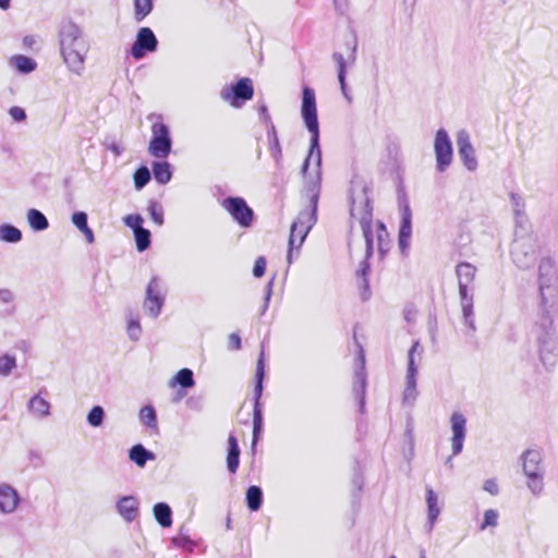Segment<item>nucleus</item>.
I'll use <instances>...</instances> for the list:
<instances>
[{
	"instance_id": "22",
	"label": "nucleus",
	"mask_w": 558,
	"mask_h": 558,
	"mask_svg": "<svg viewBox=\"0 0 558 558\" xmlns=\"http://www.w3.org/2000/svg\"><path fill=\"white\" fill-rule=\"evenodd\" d=\"M117 512L126 522L131 523L140 515V501L134 495H124L116 502Z\"/></svg>"
},
{
	"instance_id": "40",
	"label": "nucleus",
	"mask_w": 558,
	"mask_h": 558,
	"mask_svg": "<svg viewBox=\"0 0 558 558\" xmlns=\"http://www.w3.org/2000/svg\"><path fill=\"white\" fill-rule=\"evenodd\" d=\"M23 239L22 231L10 222L0 225V241L10 244H16Z\"/></svg>"
},
{
	"instance_id": "31",
	"label": "nucleus",
	"mask_w": 558,
	"mask_h": 558,
	"mask_svg": "<svg viewBox=\"0 0 558 558\" xmlns=\"http://www.w3.org/2000/svg\"><path fill=\"white\" fill-rule=\"evenodd\" d=\"M371 274V263L367 260H362L359 265V268L355 271V276L357 279H361L360 284V295L363 302L367 301L371 298V286L368 276Z\"/></svg>"
},
{
	"instance_id": "26",
	"label": "nucleus",
	"mask_w": 558,
	"mask_h": 558,
	"mask_svg": "<svg viewBox=\"0 0 558 558\" xmlns=\"http://www.w3.org/2000/svg\"><path fill=\"white\" fill-rule=\"evenodd\" d=\"M227 442V470L230 474H235L240 465L241 449L239 446L238 437L234 433L229 434Z\"/></svg>"
},
{
	"instance_id": "30",
	"label": "nucleus",
	"mask_w": 558,
	"mask_h": 558,
	"mask_svg": "<svg viewBox=\"0 0 558 558\" xmlns=\"http://www.w3.org/2000/svg\"><path fill=\"white\" fill-rule=\"evenodd\" d=\"M71 222L83 233L87 243L92 244L95 242V234L88 226V215L86 211L75 210L71 216Z\"/></svg>"
},
{
	"instance_id": "20",
	"label": "nucleus",
	"mask_w": 558,
	"mask_h": 558,
	"mask_svg": "<svg viewBox=\"0 0 558 558\" xmlns=\"http://www.w3.org/2000/svg\"><path fill=\"white\" fill-rule=\"evenodd\" d=\"M361 366L355 369L354 374V383H353V395L357 400L359 411L364 413L365 404H366V387H367V376L365 371V360L364 354L361 352Z\"/></svg>"
},
{
	"instance_id": "7",
	"label": "nucleus",
	"mask_w": 558,
	"mask_h": 558,
	"mask_svg": "<svg viewBox=\"0 0 558 558\" xmlns=\"http://www.w3.org/2000/svg\"><path fill=\"white\" fill-rule=\"evenodd\" d=\"M266 378V361L265 352L260 351L254 374V390H253V430H252V446L251 450L254 452L257 442L262 439L264 433V412L262 397L264 392V381Z\"/></svg>"
},
{
	"instance_id": "12",
	"label": "nucleus",
	"mask_w": 558,
	"mask_h": 558,
	"mask_svg": "<svg viewBox=\"0 0 558 558\" xmlns=\"http://www.w3.org/2000/svg\"><path fill=\"white\" fill-rule=\"evenodd\" d=\"M521 459L524 475L527 477V487L533 495H538L544 486L543 471L539 468L542 456L537 450L527 449Z\"/></svg>"
},
{
	"instance_id": "61",
	"label": "nucleus",
	"mask_w": 558,
	"mask_h": 558,
	"mask_svg": "<svg viewBox=\"0 0 558 558\" xmlns=\"http://www.w3.org/2000/svg\"><path fill=\"white\" fill-rule=\"evenodd\" d=\"M510 199H511V203L514 207V213H515V216L519 217L521 216V207H523V199L522 197L517 194V193H511L510 194Z\"/></svg>"
},
{
	"instance_id": "54",
	"label": "nucleus",
	"mask_w": 558,
	"mask_h": 558,
	"mask_svg": "<svg viewBox=\"0 0 558 558\" xmlns=\"http://www.w3.org/2000/svg\"><path fill=\"white\" fill-rule=\"evenodd\" d=\"M142 328L138 318H130L128 322V335L132 341H137L141 337Z\"/></svg>"
},
{
	"instance_id": "45",
	"label": "nucleus",
	"mask_w": 558,
	"mask_h": 558,
	"mask_svg": "<svg viewBox=\"0 0 558 558\" xmlns=\"http://www.w3.org/2000/svg\"><path fill=\"white\" fill-rule=\"evenodd\" d=\"M106 420V411L101 405H94L86 415L87 424L92 427H100Z\"/></svg>"
},
{
	"instance_id": "44",
	"label": "nucleus",
	"mask_w": 558,
	"mask_h": 558,
	"mask_svg": "<svg viewBox=\"0 0 558 558\" xmlns=\"http://www.w3.org/2000/svg\"><path fill=\"white\" fill-rule=\"evenodd\" d=\"M133 235H134V240H135L136 250L140 253H143L150 247L151 232L148 229L142 228L137 231L135 230Z\"/></svg>"
},
{
	"instance_id": "64",
	"label": "nucleus",
	"mask_w": 558,
	"mask_h": 558,
	"mask_svg": "<svg viewBox=\"0 0 558 558\" xmlns=\"http://www.w3.org/2000/svg\"><path fill=\"white\" fill-rule=\"evenodd\" d=\"M14 299L13 292L9 289H0V302L10 303Z\"/></svg>"
},
{
	"instance_id": "14",
	"label": "nucleus",
	"mask_w": 558,
	"mask_h": 558,
	"mask_svg": "<svg viewBox=\"0 0 558 558\" xmlns=\"http://www.w3.org/2000/svg\"><path fill=\"white\" fill-rule=\"evenodd\" d=\"M301 117L310 135L320 136L315 90L307 85L302 88Z\"/></svg>"
},
{
	"instance_id": "17",
	"label": "nucleus",
	"mask_w": 558,
	"mask_h": 558,
	"mask_svg": "<svg viewBox=\"0 0 558 558\" xmlns=\"http://www.w3.org/2000/svg\"><path fill=\"white\" fill-rule=\"evenodd\" d=\"M163 305L165 294L161 292L160 280L158 277L154 276L146 287L144 307L151 318H157Z\"/></svg>"
},
{
	"instance_id": "34",
	"label": "nucleus",
	"mask_w": 558,
	"mask_h": 558,
	"mask_svg": "<svg viewBox=\"0 0 558 558\" xmlns=\"http://www.w3.org/2000/svg\"><path fill=\"white\" fill-rule=\"evenodd\" d=\"M245 504L251 512L258 511L264 504V493L260 486L251 485L245 492Z\"/></svg>"
},
{
	"instance_id": "51",
	"label": "nucleus",
	"mask_w": 558,
	"mask_h": 558,
	"mask_svg": "<svg viewBox=\"0 0 558 558\" xmlns=\"http://www.w3.org/2000/svg\"><path fill=\"white\" fill-rule=\"evenodd\" d=\"M183 526L180 529L179 534L177 537L172 538V543L175 547L185 549V550H192L194 547L193 541L191 537L183 532Z\"/></svg>"
},
{
	"instance_id": "10",
	"label": "nucleus",
	"mask_w": 558,
	"mask_h": 558,
	"mask_svg": "<svg viewBox=\"0 0 558 558\" xmlns=\"http://www.w3.org/2000/svg\"><path fill=\"white\" fill-rule=\"evenodd\" d=\"M221 206L242 229L252 228L256 221L255 211L242 196H227L221 201Z\"/></svg>"
},
{
	"instance_id": "11",
	"label": "nucleus",
	"mask_w": 558,
	"mask_h": 558,
	"mask_svg": "<svg viewBox=\"0 0 558 558\" xmlns=\"http://www.w3.org/2000/svg\"><path fill=\"white\" fill-rule=\"evenodd\" d=\"M172 144L173 141L169 125L162 121L153 123L148 153L155 158H167L172 151Z\"/></svg>"
},
{
	"instance_id": "50",
	"label": "nucleus",
	"mask_w": 558,
	"mask_h": 558,
	"mask_svg": "<svg viewBox=\"0 0 558 558\" xmlns=\"http://www.w3.org/2000/svg\"><path fill=\"white\" fill-rule=\"evenodd\" d=\"M122 220L123 223L133 231V233L135 232V230L137 231L144 228V218L141 214H129L124 216Z\"/></svg>"
},
{
	"instance_id": "5",
	"label": "nucleus",
	"mask_w": 558,
	"mask_h": 558,
	"mask_svg": "<svg viewBox=\"0 0 558 558\" xmlns=\"http://www.w3.org/2000/svg\"><path fill=\"white\" fill-rule=\"evenodd\" d=\"M539 254L537 236L526 230L522 221L517 220L514 239L511 243L510 255L513 264L522 270L532 268Z\"/></svg>"
},
{
	"instance_id": "21",
	"label": "nucleus",
	"mask_w": 558,
	"mask_h": 558,
	"mask_svg": "<svg viewBox=\"0 0 558 558\" xmlns=\"http://www.w3.org/2000/svg\"><path fill=\"white\" fill-rule=\"evenodd\" d=\"M314 158L315 172H319L323 168V151L320 148V136L310 137V146L307 149L306 157L301 166V174L303 178L311 175L308 173L311 160Z\"/></svg>"
},
{
	"instance_id": "6",
	"label": "nucleus",
	"mask_w": 558,
	"mask_h": 558,
	"mask_svg": "<svg viewBox=\"0 0 558 558\" xmlns=\"http://www.w3.org/2000/svg\"><path fill=\"white\" fill-rule=\"evenodd\" d=\"M475 274L476 267L469 262H461L456 266L463 322L472 332L476 330L473 311L474 287L472 284Z\"/></svg>"
},
{
	"instance_id": "47",
	"label": "nucleus",
	"mask_w": 558,
	"mask_h": 558,
	"mask_svg": "<svg viewBox=\"0 0 558 558\" xmlns=\"http://www.w3.org/2000/svg\"><path fill=\"white\" fill-rule=\"evenodd\" d=\"M147 211H148L149 218L157 226H162L165 223L163 208L159 202H157L155 199H149L148 206H147Z\"/></svg>"
},
{
	"instance_id": "33",
	"label": "nucleus",
	"mask_w": 558,
	"mask_h": 558,
	"mask_svg": "<svg viewBox=\"0 0 558 558\" xmlns=\"http://www.w3.org/2000/svg\"><path fill=\"white\" fill-rule=\"evenodd\" d=\"M195 384L194 373L191 368L187 367L179 369L169 381V386L171 388L180 387L181 389L187 390L193 388Z\"/></svg>"
},
{
	"instance_id": "39",
	"label": "nucleus",
	"mask_w": 558,
	"mask_h": 558,
	"mask_svg": "<svg viewBox=\"0 0 558 558\" xmlns=\"http://www.w3.org/2000/svg\"><path fill=\"white\" fill-rule=\"evenodd\" d=\"M423 347L421 345L420 340H414L412 345L408 351V361H407V375L405 377H416L418 375V366L415 362V354H422Z\"/></svg>"
},
{
	"instance_id": "42",
	"label": "nucleus",
	"mask_w": 558,
	"mask_h": 558,
	"mask_svg": "<svg viewBox=\"0 0 558 558\" xmlns=\"http://www.w3.org/2000/svg\"><path fill=\"white\" fill-rule=\"evenodd\" d=\"M151 180V172L149 168L142 163L133 173V183L136 191H142Z\"/></svg>"
},
{
	"instance_id": "63",
	"label": "nucleus",
	"mask_w": 558,
	"mask_h": 558,
	"mask_svg": "<svg viewBox=\"0 0 558 558\" xmlns=\"http://www.w3.org/2000/svg\"><path fill=\"white\" fill-rule=\"evenodd\" d=\"M105 146L108 150H110L116 157H119L121 156V154L123 153L124 148L119 144L117 143L116 141H112L110 143L108 142H105Z\"/></svg>"
},
{
	"instance_id": "56",
	"label": "nucleus",
	"mask_w": 558,
	"mask_h": 558,
	"mask_svg": "<svg viewBox=\"0 0 558 558\" xmlns=\"http://www.w3.org/2000/svg\"><path fill=\"white\" fill-rule=\"evenodd\" d=\"M275 277H272L265 286V295H264V304L260 310V315H264L268 310L270 299L272 296V288H274Z\"/></svg>"
},
{
	"instance_id": "29",
	"label": "nucleus",
	"mask_w": 558,
	"mask_h": 558,
	"mask_svg": "<svg viewBox=\"0 0 558 558\" xmlns=\"http://www.w3.org/2000/svg\"><path fill=\"white\" fill-rule=\"evenodd\" d=\"M267 138L269 144V153L275 161L276 168L281 169L282 148L274 123H270V125L267 128Z\"/></svg>"
},
{
	"instance_id": "52",
	"label": "nucleus",
	"mask_w": 558,
	"mask_h": 558,
	"mask_svg": "<svg viewBox=\"0 0 558 558\" xmlns=\"http://www.w3.org/2000/svg\"><path fill=\"white\" fill-rule=\"evenodd\" d=\"M498 511L495 509H488L484 512L483 521L480 525V530L484 531L487 527H495L498 524Z\"/></svg>"
},
{
	"instance_id": "4",
	"label": "nucleus",
	"mask_w": 558,
	"mask_h": 558,
	"mask_svg": "<svg viewBox=\"0 0 558 558\" xmlns=\"http://www.w3.org/2000/svg\"><path fill=\"white\" fill-rule=\"evenodd\" d=\"M531 333L538 348L539 361L546 369H550L557 363L558 339L554 328V319L547 311L543 310Z\"/></svg>"
},
{
	"instance_id": "1",
	"label": "nucleus",
	"mask_w": 558,
	"mask_h": 558,
	"mask_svg": "<svg viewBox=\"0 0 558 558\" xmlns=\"http://www.w3.org/2000/svg\"><path fill=\"white\" fill-rule=\"evenodd\" d=\"M323 171L315 172L314 175L304 178L305 189L310 197L308 206L301 210L296 219L291 223L287 262L290 266L293 263V251H299L306 240L307 234L317 222L318 218V202L320 197Z\"/></svg>"
},
{
	"instance_id": "60",
	"label": "nucleus",
	"mask_w": 558,
	"mask_h": 558,
	"mask_svg": "<svg viewBox=\"0 0 558 558\" xmlns=\"http://www.w3.org/2000/svg\"><path fill=\"white\" fill-rule=\"evenodd\" d=\"M483 489L493 496H496L499 493L498 484L494 478L486 480L484 482Z\"/></svg>"
},
{
	"instance_id": "36",
	"label": "nucleus",
	"mask_w": 558,
	"mask_h": 558,
	"mask_svg": "<svg viewBox=\"0 0 558 558\" xmlns=\"http://www.w3.org/2000/svg\"><path fill=\"white\" fill-rule=\"evenodd\" d=\"M376 239L378 255L384 259L389 251L390 240L387 227L381 220L376 221Z\"/></svg>"
},
{
	"instance_id": "58",
	"label": "nucleus",
	"mask_w": 558,
	"mask_h": 558,
	"mask_svg": "<svg viewBox=\"0 0 558 558\" xmlns=\"http://www.w3.org/2000/svg\"><path fill=\"white\" fill-rule=\"evenodd\" d=\"M228 348L230 350H240L242 348V339L238 332H232L229 335Z\"/></svg>"
},
{
	"instance_id": "8",
	"label": "nucleus",
	"mask_w": 558,
	"mask_h": 558,
	"mask_svg": "<svg viewBox=\"0 0 558 558\" xmlns=\"http://www.w3.org/2000/svg\"><path fill=\"white\" fill-rule=\"evenodd\" d=\"M398 208L400 223L398 230V247L402 256H407L412 238V209L404 186L400 183L397 187Z\"/></svg>"
},
{
	"instance_id": "25",
	"label": "nucleus",
	"mask_w": 558,
	"mask_h": 558,
	"mask_svg": "<svg viewBox=\"0 0 558 558\" xmlns=\"http://www.w3.org/2000/svg\"><path fill=\"white\" fill-rule=\"evenodd\" d=\"M128 457L136 466L143 469L149 461H155L157 456L154 451L147 449L143 444L133 445L128 450Z\"/></svg>"
},
{
	"instance_id": "13",
	"label": "nucleus",
	"mask_w": 558,
	"mask_h": 558,
	"mask_svg": "<svg viewBox=\"0 0 558 558\" xmlns=\"http://www.w3.org/2000/svg\"><path fill=\"white\" fill-rule=\"evenodd\" d=\"M220 96L233 108H241L254 96V85L250 77H240L234 83L225 86Z\"/></svg>"
},
{
	"instance_id": "9",
	"label": "nucleus",
	"mask_w": 558,
	"mask_h": 558,
	"mask_svg": "<svg viewBox=\"0 0 558 558\" xmlns=\"http://www.w3.org/2000/svg\"><path fill=\"white\" fill-rule=\"evenodd\" d=\"M344 45L349 51L348 60L340 52L332 53V60L337 63V78L341 93L348 102L352 101V95L347 83L348 63L354 64L357 54V38L355 34H351L344 38Z\"/></svg>"
},
{
	"instance_id": "37",
	"label": "nucleus",
	"mask_w": 558,
	"mask_h": 558,
	"mask_svg": "<svg viewBox=\"0 0 558 558\" xmlns=\"http://www.w3.org/2000/svg\"><path fill=\"white\" fill-rule=\"evenodd\" d=\"M29 412L35 416L43 418L50 415V403L46 399L40 397V393L33 396L27 403Z\"/></svg>"
},
{
	"instance_id": "55",
	"label": "nucleus",
	"mask_w": 558,
	"mask_h": 558,
	"mask_svg": "<svg viewBox=\"0 0 558 558\" xmlns=\"http://www.w3.org/2000/svg\"><path fill=\"white\" fill-rule=\"evenodd\" d=\"M267 267V260L265 256H258L255 259L254 266H253V276L255 278H262L266 272Z\"/></svg>"
},
{
	"instance_id": "16",
	"label": "nucleus",
	"mask_w": 558,
	"mask_h": 558,
	"mask_svg": "<svg viewBox=\"0 0 558 558\" xmlns=\"http://www.w3.org/2000/svg\"><path fill=\"white\" fill-rule=\"evenodd\" d=\"M434 151L436 158V170L445 172L451 165L453 158V147L448 132L440 128L436 131L434 138Z\"/></svg>"
},
{
	"instance_id": "53",
	"label": "nucleus",
	"mask_w": 558,
	"mask_h": 558,
	"mask_svg": "<svg viewBox=\"0 0 558 558\" xmlns=\"http://www.w3.org/2000/svg\"><path fill=\"white\" fill-rule=\"evenodd\" d=\"M352 484L355 487V492H353L352 498H353V500H355L359 498L360 493L362 492V488H363V476L361 474L360 464L357 461H355V465H354V474H353V478H352Z\"/></svg>"
},
{
	"instance_id": "2",
	"label": "nucleus",
	"mask_w": 558,
	"mask_h": 558,
	"mask_svg": "<svg viewBox=\"0 0 558 558\" xmlns=\"http://www.w3.org/2000/svg\"><path fill=\"white\" fill-rule=\"evenodd\" d=\"M60 52L69 70L81 74L89 45L83 29L71 19H63L58 27Z\"/></svg>"
},
{
	"instance_id": "38",
	"label": "nucleus",
	"mask_w": 558,
	"mask_h": 558,
	"mask_svg": "<svg viewBox=\"0 0 558 558\" xmlns=\"http://www.w3.org/2000/svg\"><path fill=\"white\" fill-rule=\"evenodd\" d=\"M27 222L29 228L35 232L45 231L49 228L47 217L36 208H31L26 213Z\"/></svg>"
},
{
	"instance_id": "19",
	"label": "nucleus",
	"mask_w": 558,
	"mask_h": 558,
	"mask_svg": "<svg viewBox=\"0 0 558 558\" xmlns=\"http://www.w3.org/2000/svg\"><path fill=\"white\" fill-rule=\"evenodd\" d=\"M451 450L452 456H458L463 450V444L466 435V418L461 412H453L450 416Z\"/></svg>"
},
{
	"instance_id": "46",
	"label": "nucleus",
	"mask_w": 558,
	"mask_h": 558,
	"mask_svg": "<svg viewBox=\"0 0 558 558\" xmlns=\"http://www.w3.org/2000/svg\"><path fill=\"white\" fill-rule=\"evenodd\" d=\"M362 233L365 241V254L363 260H367L371 263V259L374 255V232L373 225L362 226Z\"/></svg>"
},
{
	"instance_id": "57",
	"label": "nucleus",
	"mask_w": 558,
	"mask_h": 558,
	"mask_svg": "<svg viewBox=\"0 0 558 558\" xmlns=\"http://www.w3.org/2000/svg\"><path fill=\"white\" fill-rule=\"evenodd\" d=\"M9 114L12 120L17 123L24 122L27 118L25 109L20 106H12L9 109Z\"/></svg>"
},
{
	"instance_id": "24",
	"label": "nucleus",
	"mask_w": 558,
	"mask_h": 558,
	"mask_svg": "<svg viewBox=\"0 0 558 558\" xmlns=\"http://www.w3.org/2000/svg\"><path fill=\"white\" fill-rule=\"evenodd\" d=\"M555 276V262L551 257H543L538 264V288L544 300V289L549 288Z\"/></svg>"
},
{
	"instance_id": "28",
	"label": "nucleus",
	"mask_w": 558,
	"mask_h": 558,
	"mask_svg": "<svg viewBox=\"0 0 558 558\" xmlns=\"http://www.w3.org/2000/svg\"><path fill=\"white\" fill-rule=\"evenodd\" d=\"M426 506H427V530L430 532L440 514V507L438 506V495L432 487L426 488Z\"/></svg>"
},
{
	"instance_id": "18",
	"label": "nucleus",
	"mask_w": 558,
	"mask_h": 558,
	"mask_svg": "<svg viewBox=\"0 0 558 558\" xmlns=\"http://www.w3.org/2000/svg\"><path fill=\"white\" fill-rule=\"evenodd\" d=\"M458 155L463 166L471 172L477 169L478 162L475 156V149L471 143L470 134L465 130H460L457 134Z\"/></svg>"
},
{
	"instance_id": "59",
	"label": "nucleus",
	"mask_w": 558,
	"mask_h": 558,
	"mask_svg": "<svg viewBox=\"0 0 558 558\" xmlns=\"http://www.w3.org/2000/svg\"><path fill=\"white\" fill-rule=\"evenodd\" d=\"M258 114L260 120L267 125V128L272 123L271 117L268 112V107L266 104L258 105Z\"/></svg>"
},
{
	"instance_id": "62",
	"label": "nucleus",
	"mask_w": 558,
	"mask_h": 558,
	"mask_svg": "<svg viewBox=\"0 0 558 558\" xmlns=\"http://www.w3.org/2000/svg\"><path fill=\"white\" fill-rule=\"evenodd\" d=\"M186 405L194 411H202L203 409V399L199 397H190L186 400Z\"/></svg>"
},
{
	"instance_id": "35",
	"label": "nucleus",
	"mask_w": 558,
	"mask_h": 558,
	"mask_svg": "<svg viewBox=\"0 0 558 558\" xmlns=\"http://www.w3.org/2000/svg\"><path fill=\"white\" fill-rule=\"evenodd\" d=\"M10 65L20 74H29L37 68V62L34 58L25 54H14L10 58Z\"/></svg>"
},
{
	"instance_id": "49",
	"label": "nucleus",
	"mask_w": 558,
	"mask_h": 558,
	"mask_svg": "<svg viewBox=\"0 0 558 558\" xmlns=\"http://www.w3.org/2000/svg\"><path fill=\"white\" fill-rule=\"evenodd\" d=\"M15 367V355L10 353H4L0 355V376L8 377Z\"/></svg>"
},
{
	"instance_id": "48",
	"label": "nucleus",
	"mask_w": 558,
	"mask_h": 558,
	"mask_svg": "<svg viewBox=\"0 0 558 558\" xmlns=\"http://www.w3.org/2000/svg\"><path fill=\"white\" fill-rule=\"evenodd\" d=\"M417 378L416 377H405V388L403 391V402L413 405L414 401L417 397Z\"/></svg>"
},
{
	"instance_id": "23",
	"label": "nucleus",
	"mask_w": 558,
	"mask_h": 558,
	"mask_svg": "<svg viewBox=\"0 0 558 558\" xmlns=\"http://www.w3.org/2000/svg\"><path fill=\"white\" fill-rule=\"evenodd\" d=\"M22 498L19 492L8 483L0 484V513H13L20 506Z\"/></svg>"
},
{
	"instance_id": "32",
	"label": "nucleus",
	"mask_w": 558,
	"mask_h": 558,
	"mask_svg": "<svg viewBox=\"0 0 558 558\" xmlns=\"http://www.w3.org/2000/svg\"><path fill=\"white\" fill-rule=\"evenodd\" d=\"M153 514L156 522L163 529L170 527L172 525V509L165 501H158L153 506Z\"/></svg>"
},
{
	"instance_id": "41",
	"label": "nucleus",
	"mask_w": 558,
	"mask_h": 558,
	"mask_svg": "<svg viewBox=\"0 0 558 558\" xmlns=\"http://www.w3.org/2000/svg\"><path fill=\"white\" fill-rule=\"evenodd\" d=\"M138 418L143 425L151 430L158 429L157 411L153 404H146L141 408Z\"/></svg>"
},
{
	"instance_id": "27",
	"label": "nucleus",
	"mask_w": 558,
	"mask_h": 558,
	"mask_svg": "<svg viewBox=\"0 0 558 558\" xmlns=\"http://www.w3.org/2000/svg\"><path fill=\"white\" fill-rule=\"evenodd\" d=\"M173 171V166L167 160H154L151 162V177L160 185H165L171 181Z\"/></svg>"
},
{
	"instance_id": "3",
	"label": "nucleus",
	"mask_w": 558,
	"mask_h": 558,
	"mask_svg": "<svg viewBox=\"0 0 558 558\" xmlns=\"http://www.w3.org/2000/svg\"><path fill=\"white\" fill-rule=\"evenodd\" d=\"M372 187L366 180L354 174L349 187L350 204V233L353 229V219L357 218L360 226L373 225L374 201L371 196Z\"/></svg>"
},
{
	"instance_id": "43",
	"label": "nucleus",
	"mask_w": 558,
	"mask_h": 558,
	"mask_svg": "<svg viewBox=\"0 0 558 558\" xmlns=\"http://www.w3.org/2000/svg\"><path fill=\"white\" fill-rule=\"evenodd\" d=\"M134 19L142 22L154 9V0H134Z\"/></svg>"
},
{
	"instance_id": "15",
	"label": "nucleus",
	"mask_w": 558,
	"mask_h": 558,
	"mask_svg": "<svg viewBox=\"0 0 558 558\" xmlns=\"http://www.w3.org/2000/svg\"><path fill=\"white\" fill-rule=\"evenodd\" d=\"M158 44L159 41L150 27H140L135 40L128 50V54L135 60H142L147 54L156 52Z\"/></svg>"
}]
</instances>
